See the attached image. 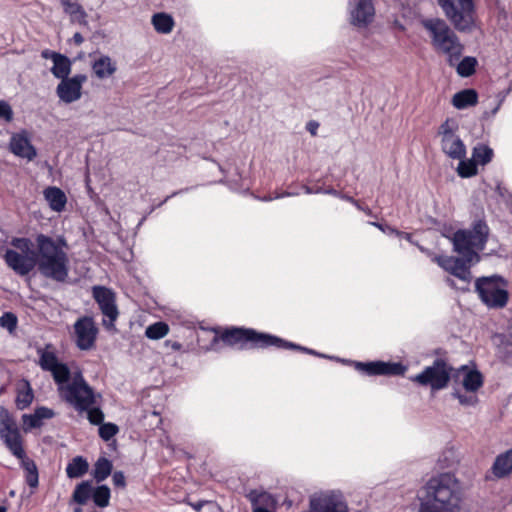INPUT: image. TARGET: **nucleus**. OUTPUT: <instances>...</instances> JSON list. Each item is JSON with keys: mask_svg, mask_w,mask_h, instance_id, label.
<instances>
[{"mask_svg": "<svg viewBox=\"0 0 512 512\" xmlns=\"http://www.w3.org/2000/svg\"><path fill=\"white\" fill-rule=\"evenodd\" d=\"M36 250L27 237H14L5 250L6 265L20 276L28 275L36 266L42 276L63 283L70 271L69 245L64 236L37 234Z\"/></svg>", "mask_w": 512, "mask_h": 512, "instance_id": "nucleus-1", "label": "nucleus"}, {"mask_svg": "<svg viewBox=\"0 0 512 512\" xmlns=\"http://www.w3.org/2000/svg\"><path fill=\"white\" fill-rule=\"evenodd\" d=\"M489 236V228L486 222L478 219L473 222L471 229H460L456 231L451 241L453 249L461 258L433 255L422 246H418L420 251L431 256L442 269L457 277L461 281L469 284L472 278L470 268L480 261L479 253L484 250Z\"/></svg>", "mask_w": 512, "mask_h": 512, "instance_id": "nucleus-2", "label": "nucleus"}, {"mask_svg": "<svg viewBox=\"0 0 512 512\" xmlns=\"http://www.w3.org/2000/svg\"><path fill=\"white\" fill-rule=\"evenodd\" d=\"M418 512H461L463 487L452 472L432 475L419 488Z\"/></svg>", "mask_w": 512, "mask_h": 512, "instance_id": "nucleus-3", "label": "nucleus"}, {"mask_svg": "<svg viewBox=\"0 0 512 512\" xmlns=\"http://www.w3.org/2000/svg\"><path fill=\"white\" fill-rule=\"evenodd\" d=\"M221 341L229 346H237L239 349L247 348H267L275 346L283 349H298L306 353L321 356L314 350L288 342L277 336L267 333H260L253 329L232 328L223 332L220 336ZM322 357H326L322 355Z\"/></svg>", "mask_w": 512, "mask_h": 512, "instance_id": "nucleus-4", "label": "nucleus"}, {"mask_svg": "<svg viewBox=\"0 0 512 512\" xmlns=\"http://www.w3.org/2000/svg\"><path fill=\"white\" fill-rule=\"evenodd\" d=\"M423 26L429 32L434 50L443 55L447 63H454L462 57L464 45L444 20L426 19Z\"/></svg>", "mask_w": 512, "mask_h": 512, "instance_id": "nucleus-5", "label": "nucleus"}, {"mask_svg": "<svg viewBox=\"0 0 512 512\" xmlns=\"http://www.w3.org/2000/svg\"><path fill=\"white\" fill-rule=\"evenodd\" d=\"M57 389L60 397L78 413H83L101 399V395L87 383L81 371L74 372L68 380L58 383Z\"/></svg>", "mask_w": 512, "mask_h": 512, "instance_id": "nucleus-6", "label": "nucleus"}, {"mask_svg": "<svg viewBox=\"0 0 512 512\" xmlns=\"http://www.w3.org/2000/svg\"><path fill=\"white\" fill-rule=\"evenodd\" d=\"M507 281L498 275L480 277L475 281V289L481 301L492 309L504 308L509 300Z\"/></svg>", "mask_w": 512, "mask_h": 512, "instance_id": "nucleus-7", "label": "nucleus"}, {"mask_svg": "<svg viewBox=\"0 0 512 512\" xmlns=\"http://www.w3.org/2000/svg\"><path fill=\"white\" fill-rule=\"evenodd\" d=\"M459 9L453 0H438L445 15L451 20L459 31H471L475 27V10L473 0H457Z\"/></svg>", "mask_w": 512, "mask_h": 512, "instance_id": "nucleus-8", "label": "nucleus"}, {"mask_svg": "<svg viewBox=\"0 0 512 512\" xmlns=\"http://www.w3.org/2000/svg\"><path fill=\"white\" fill-rule=\"evenodd\" d=\"M459 125L454 119H446L439 128L442 151L451 159L466 157V146L457 135Z\"/></svg>", "mask_w": 512, "mask_h": 512, "instance_id": "nucleus-9", "label": "nucleus"}, {"mask_svg": "<svg viewBox=\"0 0 512 512\" xmlns=\"http://www.w3.org/2000/svg\"><path fill=\"white\" fill-rule=\"evenodd\" d=\"M451 367L443 360H435L433 365L426 367L411 380L422 386H429L433 391L445 388L450 380Z\"/></svg>", "mask_w": 512, "mask_h": 512, "instance_id": "nucleus-10", "label": "nucleus"}, {"mask_svg": "<svg viewBox=\"0 0 512 512\" xmlns=\"http://www.w3.org/2000/svg\"><path fill=\"white\" fill-rule=\"evenodd\" d=\"M0 437L15 457L25 456L19 429L9 411L4 407H0Z\"/></svg>", "mask_w": 512, "mask_h": 512, "instance_id": "nucleus-11", "label": "nucleus"}, {"mask_svg": "<svg viewBox=\"0 0 512 512\" xmlns=\"http://www.w3.org/2000/svg\"><path fill=\"white\" fill-rule=\"evenodd\" d=\"M92 296L104 316L103 326L109 330L114 329L119 315L115 293L105 286L96 285L92 287Z\"/></svg>", "mask_w": 512, "mask_h": 512, "instance_id": "nucleus-12", "label": "nucleus"}, {"mask_svg": "<svg viewBox=\"0 0 512 512\" xmlns=\"http://www.w3.org/2000/svg\"><path fill=\"white\" fill-rule=\"evenodd\" d=\"M76 346L83 351L92 349L98 335V328L92 317L83 316L74 323Z\"/></svg>", "mask_w": 512, "mask_h": 512, "instance_id": "nucleus-13", "label": "nucleus"}, {"mask_svg": "<svg viewBox=\"0 0 512 512\" xmlns=\"http://www.w3.org/2000/svg\"><path fill=\"white\" fill-rule=\"evenodd\" d=\"M39 365L44 371L51 372L56 384L68 380L71 372L66 364L58 361V358L51 346L47 345L45 349H38Z\"/></svg>", "mask_w": 512, "mask_h": 512, "instance_id": "nucleus-14", "label": "nucleus"}, {"mask_svg": "<svg viewBox=\"0 0 512 512\" xmlns=\"http://www.w3.org/2000/svg\"><path fill=\"white\" fill-rule=\"evenodd\" d=\"M87 77L84 74H76L62 79L56 87V94L61 102L70 104L78 101L82 96V87Z\"/></svg>", "mask_w": 512, "mask_h": 512, "instance_id": "nucleus-15", "label": "nucleus"}, {"mask_svg": "<svg viewBox=\"0 0 512 512\" xmlns=\"http://www.w3.org/2000/svg\"><path fill=\"white\" fill-rule=\"evenodd\" d=\"M351 23L358 27H365L374 17L375 11L371 0H351L349 3Z\"/></svg>", "mask_w": 512, "mask_h": 512, "instance_id": "nucleus-16", "label": "nucleus"}, {"mask_svg": "<svg viewBox=\"0 0 512 512\" xmlns=\"http://www.w3.org/2000/svg\"><path fill=\"white\" fill-rule=\"evenodd\" d=\"M356 368L367 375H404L407 368L401 363L375 361L362 363L357 362Z\"/></svg>", "mask_w": 512, "mask_h": 512, "instance_id": "nucleus-17", "label": "nucleus"}, {"mask_svg": "<svg viewBox=\"0 0 512 512\" xmlns=\"http://www.w3.org/2000/svg\"><path fill=\"white\" fill-rule=\"evenodd\" d=\"M9 146L14 155L28 161H32L37 156V151L25 131L14 134Z\"/></svg>", "mask_w": 512, "mask_h": 512, "instance_id": "nucleus-18", "label": "nucleus"}, {"mask_svg": "<svg viewBox=\"0 0 512 512\" xmlns=\"http://www.w3.org/2000/svg\"><path fill=\"white\" fill-rule=\"evenodd\" d=\"M457 378L466 391L477 392L483 386V376L476 370L462 366L457 373Z\"/></svg>", "mask_w": 512, "mask_h": 512, "instance_id": "nucleus-19", "label": "nucleus"}, {"mask_svg": "<svg viewBox=\"0 0 512 512\" xmlns=\"http://www.w3.org/2000/svg\"><path fill=\"white\" fill-rule=\"evenodd\" d=\"M490 471L496 479H504L512 474V447L496 456Z\"/></svg>", "mask_w": 512, "mask_h": 512, "instance_id": "nucleus-20", "label": "nucleus"}, {"mask_svg": "<svg viewBox=\"0 0 512 512\" xmlns=\"http://www.w3.org/2000/svg\"><path fill=\"white\" fill-rule=\"evenodd\" d=\"M55 416V412L48 407H38L33 414H24L22 416L23 430L28 432L34 428H40L44 420L51 419Z\"/></svg>", "mask_w": 512, "mask_h": 512, "instance_id": "nucleus-21", "label": "nucleus"}, {"mask_svg": "<svg viewBox=\"0 0 512 512\" xmlns=\"http://www.w3.org/2000/svg\"><path fill=\"white\" fill-rule=\"evenodd\" d=\"M43 196L52 211L57 213L64 211L67 204V196L63 190L56 186H48L44 189Z\"/></svg>", "mask_w": 512, "mask_h": 512, "instance_id": "nucleus-22", "label": "nucleus"}, {"mask_svg": "<svg viewBox=\"0 0 512 512\" xmlns=\"http://www.w3.org/2000/svg\"><path fill=\"white\" fill-rule=\"evenodd\" d=\"M60 2L63 6L64 12L70 16L71 22L84 26L88 24L87 13L80 4L72 2L71 0H61Z\"/></svg>", "mask_w": 512, "mask_h": 512, "instance_id": "nucleus-23", "label": "nucleus"}, {"mask_svg": "<svg viewBox=\"0 0 512 512\" xmlns=\"http://www.w3.org/2000/svg\"><path fill=\"white\" fill-rule=\"evenodd\" d=\"M92 70L100 78H108L116 71V64L107 55H102L92 63Z\"/></svg>", "mask_w": 512, "mask_h": 512, "instance_id": "nucleus-24", "label": "nucleus"}, {"mask_svg": "<svg viewBox=\"0 0 512 512\" xmlns=\"http://www.w3.org/2000/svg\"><path fill=\"white\" fill-rule=\"evenodd\" d=\"M478 94L474 89H464L454 94L452 104L457 109H465L477 104Z\"/></svg>", "mask_w": 512, "mask_h": 512, "instance_id": "nucleus-25", "label": "nucleus"}, {"mask_svg": "<svg viewBox=\"0 0 512 512\" xmlns=\"http://www.w3.org/2000/svg\"><path fill=\"white\" fill-rule=\"evenodd\" d=\"M449 66L454 67L456 72L461 77H470L475 73L478 61L473 56H466L456 60L454 63H448Z\"/></svg>", "mask_w": 512, "mask_h": 512, "instance_id": "nucleus-26", "label": "nucleus"}, {"mask_svg": "<svg viewBox=\"0 0 512 512\" xmlns=\"http://www.w3.org/2000/svg\"><path fill=\"white\" fill-rule=\"evenodd\" d=\"M21 460V467L25 471V480L29 487L35 489L39 484L38 469L35 462L25 456L19 457Z\"/></svg>", "mask_w": 512, "mask_h": 512, "instance_id": "nucleus-27", "label": "nucleus"}, {"mask_svg": "<svg viewBox=\"0 0 512 512\" xmlns=\"http://www.w3.org/2000/svg\"><path fill=\"white\" fill-rule=\"evenodd\" d=\"M89 464L82 456L74 457L66 466V474L69 478H80L87 473Z\"/></svg>", "mask_w": 512, "mask_h": 512, "instance_id": "nucleus-28", "label": "nucleus"}, {"mask_svg": "<svg viewBox=\"0 0 512 512\" xmlns=\"http://www.w3.org/2000/svg\"><path fill=\"white\" fill-rule=\"evenodd\" d=\"M151 22L154 29L160 34L170 33L175 24L172 16L164 12L154 14Z\"/></svg>", "mask_w": 512, "mask_h": 512, "instance_id": "nucleus-29", "label": "nucleus"}, {"mask_svg": "<svg viewBox=\"0 0 512 512\" xmlns=\"http://www.w3.org/2000/svg\"><path fill=\"white\" fill-rule=\"evenodd\" d=\"M72 63L70 59L61 54L56 59H54L53 66L51 68V73L57 79H65L69 77L71 73Z\"/></svg>", "mask_w": 512, "mask_h": 512, "instance_id": "nucleus-30", "label": "nucleus"}, {"mask_svg": "<svg viewBox=\"0 0 512 512\" xmlns=\"http://www.w3.org/2000/svg\"><path fill=\"white\" fill-rule=\"evenodd\" d=\"M92 492L93 487L91 482L83 481L75 487L73 500L80 505H84L90 498H92Z\"/></svg>", "mask_w": 512, "mask_h": 512, "instance_id": "nucleus-31", "label": "nucleus"}, {"mask_svg": "<svg viewBox=\"0 0 512 512\" xmlns=\"http://www.w3.org/2000/svg\"><path fill=\"white\" fill-rule=\"evenodd\" d=\"M493 155V150L485 144H478L472 150V159L477 165L484 166L488 164L492 160Z\"/></svg>", "mask_w": 512, "mask_h": 512, "instance_id": "nucleus-32", "label": "nucleus"}, {"mask_svg": "<svg viewBox=\"0 0 512 512\" xmlns=\"http://www.w3.org/2000/svg\"><path fill=\"white\" fill-rule=\"evenodd\" d=\"M111 471V461L105 457H101L95 463L93 477L97 482H102L111 474Z\"/></svg>", "mask_w": 512, "mask_h": 512, "instance_id": "nucleus-33", "label": "nucleus"}, {"mask_svg": "<svg viewBox=\"0 0 512 512\" xmlns=\"http://www.w3.org/2000/svg\"><path fill=\"white\" fill-rule=\"evenodd\" d=\"M111 492L108 486L100 485L93 488L92 500L100 508L107 507L110 502Z\"/></svg>", "mask_w": 512, "mask_h": 512, "instance_id": "nucleus-34", "label": "nucleus"}, {"mask_svg": "<svg viewBox=\"0 0 512 512\" xmlns=\"http://www.w3.org/2000/svg\"><path fill=\"white\" fill-rule=\"evenodd\" d=\"M452 396L456 398L459 403L464 407H475L478 402L479 398L477 396V392H471V391H462L459 389H454Z\"/></svg>", "mask_w": 512, "mask_h": 512, "instance_id": "nucleus-35", "label": "nucleus"}, {"mask_svg": "<svg viewBox=\"0 0 512 512\" xmlns=\"http://www.w3.org/2000/svg\"><path fill=\"white\" fill-rule=\"evenodd\" d=\"M459 160V163H458V166H457V174L461 177V178H470V177H473L475 175H477L478 173V168H477V164L475 163V161L471 158V159H458Z\"/></svg>", "mask_w": 512, "mask_h": 512, "instance_id": "nucleus-36", "label": "nucleus"}, {"mask_svg": "<svg viewBox=\"0 0 512 512\" xmlns=\"http://www.w3.org/2000/svg\"><path fill=\"white\" fill-rule=\"evenodd\" d=\"M169 332V326L165 322H156L145 330V336L151 340L164 338Z\"/></svg>", "mask_w": 512, "mask_h": 512, "instance_id": "nucleus-37", "label": "nucleus"}, {"mask_svg": "<svg viewBox=\"0 0 512 512\" xmlns=\"http://www.w3.org/2000/svg\"><path fill=\"white\" fill-rule=\"evenodd\" d=\"M33 391L28 382H25L24 388L18 390L16 397V406L18 409L23 410L27 408L33 401Z\"/></svg>", "mask_w": 512, "mask_h": 512, "instance_id": "nucleus-38", "label": "nucleus"}, {"mask_svg": "<svg viewBox=\"0 0 512 512\" xmlns=\"http://www.w3.org/2000/svg\"><path fill=\"white\" fill-rule=\"evenodd\" d=\"M84 412L87 413V418L93 425H100L104 420V413L99 407V400H97L96 405H91L87 410H84Z\"/></svg>", "mask_w": 512, "mask_h": 512, "instance_id": "nucleus-39", "label": "nucleus"}, {"mask_svg": "<svg viewBox=\"0 0 512 512\" xmlns=\"http://www.w3.org/2000/svg\"><path fill=\"white\" fill-rule=\"evenodd\" d=\"M119 432V427L111 422L101 423L99 427V436L104 441H109Z\"/></svg>", "mask_w": 512, "mask_h": 512, "instance_id": "nucleus-40", "label": "nucleus"}, {"mask_svg": "<svg viewBox=\"0 0 512 512\" xmlns=\"http://www.w3.org/2000/svg\"><path fill=\"white\" fill-rule=\"evenodd\" d=\"M0 326L6 328L9 332H13L17 326V317L11 312L4 313L0 317Z\"/></svg>", "mask_w": 512, "mask_h": 512, "instance_id": "nucleus-41", "label": "nucleus"}, {"mask_svg": "<svg viewBox=\"0 0 512 512\" xmlns=\"http://www.w3.org/2000/svg\"><path fill=\"white\" fill-rule=\"evenodd\" d=\"M0 119L10 122L13 119V111L10 104L6 101H0Z\"/></svg>", "mask_w": 512, "mask_h": 512, "instance_id": "nucleus-42", "label": "nucleus"}, {"mask_svg": "<svg viewBox=\"0 0 512 512\" xmlns=\"http://www.w3.org/2000/svg\"><path fill=\"white\" fill-rule=\"evenodd\" d=\"M372 225H374L375 227H377L378 229H380L383 233L385 234H388V235H400V231L393 228V227H390L388 225H383V224H380V223H377V222H371Z\"/></svg>", "mask_w": 512, "mask_h": 512, "instance_id": "nucleus-43", "label": "nucleus"}, {"mask_svg": "<svg viewBox=\"0 0 512 512\" xmlns=\"http://www.w3.org/2000/svg\"><path fill=\"white\" fill-rule=\"evenodd\" d=\"M112 480L115 486L125 487L126 485L124 473L121 471L114 472Z\"/></svg>", "mask_w": 512, "mask_h": 512, "instance_id": "nucleus-44", "label": "nucleus"}, {"mask_svg": "<svg viewBox=\"0 0 512 512\" xmlns=\"http://www.w3.org/2000/svg\"><path fill=\"white\" fill-rule=\"evenodd\" d=\"M295 195H297V193L285 191L282 193H276L274 196H271V195L265 196V197L261 198V200L262 201H272L274 199H280V198L290 197V196H295Z\"/></svg>", "mask_w": 512, "mask_h": 512, "instance_id": "nucleus-45", "label": "nucleus"}, {"mask_svg": "<svg viewBox=\"0 0 512 512\" xmlns=\"http://www.w3.org/2000/svg\"><path fill=\"white\" fill-rule=\"evenodd\" d=\"M59 55H61V53H58V52H55V51H52L49 49H45L41 52L42 58L50 59V60H52V62H54V59H56Z\"/></svg>", "mask_w": 512, "mask_h": 512, "instance_id": "nucleus-46", "label": "nucleus"}, {"mask_svg": "<svg viewBox=\"0 0 512 512\" xmlns=\"http://www.w3.org/2000/svg\"><path fill=\"white\" fill-rule=\"evenodd\" d=\"M319 124L316 121H310L307 124V130L311 133V135L315 136L317 134Z\"/></svg>", "mask_w": 512, "mask_h": 512, "instance_id": "nucleus-47", "label": "nucleus"}, {"mask_svg": "<svg viewBox=\"0 0 512 512\" xmlns=\"http://www.w3.org/2000/svg\"><path fill=\"white\" fill-rule=\"evenodd\" d=\"M339 198L352 203L356 208H360V203L351 196L340 193Z\"/></svg>", "mask_w": 512, "mask_h": 512, "instance_id": "nucleus-48", "label": "nucleus"}, {"mask_svg": "<svg viewBox=\"0 0 512 512\" xmlns=\"http://www.w3.org/2000/svg\"><path fill=\"white\" fill-rule=\"evenodd\" d=\"M72 40L76 45H81L84 42V38L79 32L73 35Z\"/></svg>", "mask_w": 512, "mask_h": 512, "instance_id": "nucleus-49", "label": "nucleus"}, {"mask_svg": "<svg viewBox=\"0 0 512 512\" xmlns=\"http://www.w3.org/2000/svg\"><path fill=\"white\" fill-rule=\"evenodd\" d=\"M397 237H401V238H404L406 239L407 241L413 243L412 241V235L410 233H406V232H401L400 231V235H396Z\"/></svg>", "mask_w": 512, "mask_h": 512, "instance_id": "nucleus-50", "label": "nucleus"}, {"mask_svg": "<svg viewBox=\"0 0 512 512\" xmlns=\"http://www.w3.org/2000/svg\"><path fill=\"white\" fill-rule=\"evenodd\" d=\"M167 345H171V348L174 349V350H180L182 345L179 343V342H170V341H167L166 342Z\"/></svg>", "mask_w": 512, "mask_h": 512, "instance_id": "nucleus-51", "label": "nucleus"}, {"mask_svg": "<svg viewBox=\"0 0 512 512\" xmlns=\"http://www.w3.org/2000/svg\"><path fill=\"white\" fill-rule=\"evenodd\" d=\"M321 193L331 194V195H334L336 197L340 196V192L336 191L335 189L322 190Z\"/></svg>", "mask_w": 512, "mask_h": 512, "instance_id": "nucleus-52", "label": "nucleus"}, {"mask_svg": "<svg viewBox=\"0 0 512 512\" xmlns=\"http://www.w3.org/2000/svg\"><path fill=\"white\" fill-rule=\"evenodd\" d=\"M303 188H304V191H305L306 194L321 193L322 192V189L312 190L308 186H304Z\"/></svg>", "mask_w": 512, "mask_h": 512, "instance_id": "nucleus-53", "label": "nucleus"}, {"mask_svg": "<svg viewBox=\"0 0 512 512\" xmlns=\"http://www.w3.org/2000/svg\"><path fill=\"white\" fill-rule=\"evenodd\" d=\"M253 512H270L269 510H267L266 508H263V507H255L253 509Z\"/></svg>", "mask_w": 512, "mask_h": 512, "instance_id": "nucleus-54", "label": "nucleus"}, {"mask_svg": "<svg viewBox=\"0 0 512 512\" xmlns=\"http://www.w3.org/2000/svg\"><path fill=\"white\" fill-rule=\"evenodd\" d=\"M358 209H359V210H361V211H364V212H365V213H367V214H370V209H368V208H364V207H362L361 205H360V208H358Z\"/></svg>", "mask_w": 512, "mask_h": 512, "instance_id": "nucleus-55", "label": "nucleus"}, {"mask_svg": "<svg viewBox=\"0 0 512 512\" xmlns=\"http://www.w3.org/2000/svg\"><path fill=\"white\" fill-rule=\"evenodd\" d=\"M446 283L452 287L454 286V281L451 278H447Z\"/></svg>", "mask_w": 512, "mask_h": 512, "instance_id": "nucleus-56", "label": "nucleus"}, {"mask_svg": "<svg viewBox=\"0 0 512 512\" xmlns=\"http://www.w3.org/2000/svg\"><path fill=\"white\" fill-rule=\"evenodd\" d=\"M0 512H7V509L4 506H0Z\"/></svg>", "mask_w": 512, "mask_h": 512, "instance_id": "nucleus-57", "label": "nucleus"}]
</instances>
